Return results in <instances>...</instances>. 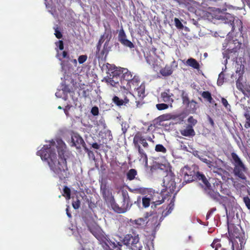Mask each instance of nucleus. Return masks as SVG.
I'll return each mask as SVG.
<instances>
[{"label":"nucleus","mask_w":250,"mask_h":250,"mask_svg":"<svg viewBox=\"0 0 250 250\" xmlns=\"http://www.w3.org/2000/svg\"><path fill=\"white\" fill-rule=\"evenodd\" d=\"M37 154L47 163L55 177L63 179L67 176L66 147L62 140L46 142Z\"/></svg>","instance_id":"obj_1"},{"label":"nucleus","mask_w":250,"mask_h":250,"mask_svg":"<svg viewBox=\"0 0 250 250\" xmlns=\"http://www.w3.org/2000/svg\"><path fill=\"white\" fill-rule=\"evenodd\" d=\"M180 174L183 177L184 181L186 183L193 181L194 177L196 176L198 180L202 181L204 186L208 188V194L211 198L215 200H219L221 197L218 193L214 192L210 189V184L204 175L199 172H197L195 175L194 170L187 166H185L181 169Z\"/></svg>","instance_id":"obj_2"},{"label":"nucleus","mask_w":250,"mask_h":250,"mask_svg":"<svg viewBox=\"0 0 250 250\" xmlns=\"http://www.w3.org/2000/svg\"><path fill=\"white\" fill-rule=\"evenodd\" d=\"M165 167H166V171L167 174L163 179V187L165 188L168 193L177 192L179 190V188L177 187L176 184L179 179L176 178L170 170L168 171L169 169L168 164Z\"/></svg>","instance_id":"obj_3"},{"label":"nucleus","mask_w":250,"mask_h":250,"mask_svg":"<svg viewBox=\"0 0 250 250\" xmlns=\"http://www.w3.org/2000/svg\"><path fill=\"white\" fill-rule=\"evenodd\" d=\"M231 156L234 165L233 171L235 175L246 181V177L245 173L247 172V168L236 153H232Z\"/></svg>","instance_id":"obj_4"},{"label":"nucleus","mask_w":250,"mask_h":250,"mask_svg":"<svg viewBox=\"0 0 250 250\" xmlns=\"http://www.w3.org/2000/svg\"><path fill=\"white\" fill-rule=\"evenodd\" d=\"M122 196L123 199V203L121 207L115 203V200L113 201V204L112 205L111 208L116 212L121 213H124L130 209L132 204L130 201L128 193L126 190L122 191Z\"/></svg>","instance_id":"obj_5"},{"label":"nucleus","mask_w":250,"mask_h":250,"mask_svg":"<svg viewBox=\"0 0 250 250\" xmlns=\"http://www.w3.org/2000/svg\"><path fill=\"white\" fill-rule=\"evenodd\" d=\"M229 233L230 240L232 243V250H234L235 248L236 250L243 249L246 241L245 237L242 234L238 233L235 231H234L232 233L229 231Z\"/></svg>","instance_id":"obj_6"},{"label":"nucleus","mask_w":250,"mask_h":250,"mask_svg":"<svg viewBox=\"0 0 250 250\" xmlns=\"http://www.w3.org/2000/svg\"><path fill=\"white\" fill-rule=\"evenodd\" d=\"M73 94L74 93L70 91L69 88L66 86H64L62 89L58 90V91L55 94L57 97L62 98L65 101L68 100L69 95L70 97L72 99V102H71L69 100V104H68L66 106V107H68V108H69L71 106H72L73 105H75V106H77V102L78 99L77 98H74L73 97Z\"/></svg>","instance_id":"obj_7"},{"label":"nucleus","mask_w":250,"mask_h":250,"mask_svg":"<svg viewBox=\"0 0 250 250\" xmlns=\"http://www.w3.org/2000/svg\"><path fill=\"white\" fill-rule=\"evenodd\" d=\"M240 47V44L237 40H230L229 42L226 41L223 43V48L224 49H227V51L223 53L224 58H226V60L224 61L225 64L228 62V59L229 58V57L228 56V53L236 52Z\"/></svg>","instance_id":"obj_8"},{"label":"nucleus","mask_w":250,"mask_h":250,"mask_svg":"<svg viewBox=\"0 0 250 250\" xmlns=\"http://www.w3.org/2000/svg\"><path fill=\"white\" fill-rule=\"evenodd\" d=\"M224 162L221 160L217 159L211 162V164L209 166V168L214 173L222 176L224 172Z\"/></svg>","instance_id":"obj_9"},{"label":"nucleus","mask_w":250,"mask_h":250,"mask_svg":"<svg viewBox=\"0 0 250 250\" xmlns=\"http://www.w3.org/2000/svg\"><path fill=\"white\" fill-rule=\"evenodd\" d=\"M101 191L103 196L109 207H111L113 204L114 198L112 195L111 192L106 188V185L102 184L101 186Z\"/></svg>","instance_id":"obj_10"},{"label":"nucleus","mask_w":250,"mask_h":250,"mask_svg":"<svg viewBox=\"0 0 250 250\" xmlns=\"http://www.w3.org/2000/svg\"><path fill=\"white\" fill-rule=\"evenodd\" d=\"M105 82L112 86L117 87L119 85V82L120 77L117 70H114L109 74L107 78H105Z\"/></svg>","instance_id":"obj_11"},{"label":"nucleus","mask_w":250,"mask_h":250,"mask_svg":"<svg viewBox=\"0 0 250 250\" xmlns=\"http://www.w3.org/2000/svg\"><path fill=\"white\" fill-rule=\"evenodd\" d=\"M146 62L154 69H157L161 65V60L157 55L146 54Z\"/></svg>","instance_id":"obj_12"},{"label":"nucleus","mask_w":250,"mask_h":250,"mask_svg":"<svg viewBox=\"0 0 250 250\" xmlns=\"http://www.w3.org/2000/svg\"><path fill=\"white\" fill-rule=\"evenodd\" d=\"M145 86L144 84L143 83H141L138 87L133 90V91L132 92V95L136 99L141 100L145 96Z\"/></svg>","instance_id":"obj_13"},{"label":"nucleus","mask_w":250,"mask_h":250,"mask_svg":"<svg viewBox=\"0 0 250 250\" xmlns=\"http://www.w3.org/2000/svg\"><path fill=\"white\" fill-rule=\"evenodd\" d=\"M118 40L125 46L128 47L130 48H132L134 47L133 43L126 39L125 34L123 29L121 30L119 32Z\"/></svg>","instance_id":"obj_14"},{"label":"nucleus","mask_w":250,"mask_h":250,"mask_svg":"<svg viewBox=\"0 0 250 250\" xmlns=\"http://www.w3.org/2000/svg\"><path fill=\"white\" fill-rule=\"evenodd\" d=\"M105 243L108 247L106 250H121V247L122 245L121 243L117 242L114 239H107Z\"/></svg>","instance_id":"obj_15"},{"label":"nucleus","mask_w":250,"mask_h":250,"mask_svg":"<svg viewBox=\"0 0 250 250\" xmlns=\"http://www.w3.org/2000/svg\"><path fill=\"white\" fill-rule=\"evenodd\" d=\"M140 81L138 76H134L130 81L126 83V86H124L125 89L130 90L132 92L133 90L135 89L140 85Z\"/></svg>","instance_id":"obj_16"},{"label":"nucleus","mask_w":250,"mask_h":250,"mask_svg":"<svg viewBox=\"0 0 250 250\" xmlns=\"http://www.w3.org/2000/svg\"><path fill=\"white\" fill-rule=\"evenodd\" d=\"M139 240L138 236H133L130 234H127L124 237L123 243L125 245L131 247L133 245L136 244Z\"/></svg>","instance_id":"obj_17"},{"label":"nucleus","mask_w":250,"mask_h":250,"mask_svg":"<svg viewBox=\"0 0 250 250\" xmlns=\"http://www.w3.org/2000/svg\"><path fill=\"white\" fill-rule=\"evenodd\" d=\"M173 97V94L170 92V90L169 89H166L161 94V98L162 99L163 101L171 104L174 101Z\"/></svg>","instance_id":"obj_18"},{"label":"nucleus","mask_w":250,"mask_h":250,"mask_svg":"<svg viewBox=\"0 0 250 250\" xmlns=\"http://www.w3.org/2000/svg\"><path fill=\"white\" fill-rule=\"evenodd\" d=\"M84 141L82 138L78 134L74 133L71 136V146H75L77 148L81 147L83 145Z\"/></svg>","instance_id":"obj_19"},{"label":"nucleus","mask_w":250,"mask_h":250,"mask_svg":"<svg viewBox=\"0 0 250 250\" xmlns=\"http://www.w3.org/2000/svg\"><path fill=\"white\" fill-rule=\"evenodd\" d=\"M151 200V204L155 207L162 204L164 202L162 196L159 193H154L153 195H149Z\"/></svg>","instance_id":"obj_20"},{"label":"nucleus","mask_w":250,"mask_h":250,"mask_svg":"<svg viewBox=\"0 0 250 250\" xmlns=\"http://www.w3.org/2000/svg\"><path fill=\"white\" fill-rule=\"evenodd\" d=\"M180 133L186 137H193L195 135V131L191 125H187L186 128L180 130Z\"/></svg>","instance_id":"obj_21"},{"label":"nucleus","mask_w":250,"mask_h":250,"mask_svg":"<svg viewBox=\"0 0 250 250\" xmlns=\"http://www.w3.org/2000/svg\"><path fill=\"white\" fill-rule=\"evenodd\" d=\"M221 19L225 21V23H230L232 26V31L234 30L235 25L234 24V17L229 13H225L224 15L221 16Z\"/></svg>","instance_id":"obj_22"},{"label":"nucleus","mask_w":250,"mask_h":250,"mask_svg":"<svg viewBox=\"0 0 250 250\" xmlns=\"http://www.w3.org/2000/svg\"><path fill=\"white\" fill-rule=\"evenodd\" d=\"M121 69L123 76V83H125V82H126L127 83V82L133 79L132 74L127 69L122 68Z\"/></svg>","instance_id":"obj_23"},{"label":"nucleus","mask_w":250,"mask_h":250,"mask_svg":"<svg viewBox=\"0 0 250 250\" xmlns=\"http://www.w3.org/2000/svg\"><path fill=\"white\" fill-rule=\"evenodd\" d=\"M135 146L138 148L139 153L140 155V161L145 164L146 166H147V157L143 149L138 144L135 145Z\"/></svg>","instance_id":"obj_24"},{"label":"nucleus","mask_w":250,"mask_h":250,"mask_svg":"<svg viewBox=\"0 0 250 250\" xmlns=\"http://www.w3.org/2000/svg\"><path fill=\"white\" fill-rule=\"evenodd\" d=\"M129 99L126 97L125 98L124 100L120 99L117 96H114L112 99L113 102L117 106H121L122 105H125L129 103Z\"/></svg>","instance_id":"obj_25"},{"label":"nucleus","mask_w":250,"mask_h":250,"mask_svg":"<svg viewBox=\"0 0 250 250\" xmlns=\"http://www.w3.org/2000/svg\"><path fill=\"white\" fill-rule=\"evenodd\" d=\"M133 142L135 144V145L138 144V143H140L145 148H147L148 146V143L146 142V139L143 136L136 135L134 138Z\"/></svg>","instance_id":"obj_26"},{"label":"nucleus","mask_w":250,"mask_h":250,"mask_svg":"<svg viewBox=\"0 0 250 250\" xmlns=\"http://www.w3.org/2000/svg\"><path fill=\"white\" fill-rule=\"evenodd\" d=\"M184 63L187 65L189 66L194 69H199V64L197 62L196 60L193 58H189L187 61L185 60L182 61Z\"/></svg>","instance_id":"obj_27"},{"label":"nucleus","mask_w":250,"mask_h":250,"mask_svg":"<svg viewBox=\"0 0 250 250\" xmlns=\"http://www.w3.org/2000/svg\"><path fill=\"white\" fill-rule=\"evenodd\" d=\"M57 57L60 61H62L61 64L62 69H63L64 67V62L62 61V60L63 59H67L68 58L67 53L65 51H61L59 50H57Z\"/></svg>","instance_id":"obj_28"},{"label":"nucleus","mask_w":250,"mask_h":250,"mask_svg":"<svg viewBox=\"0 0 250 250\" xmlns=\"http://www.w3.org/2000/svg\"><path fill=\"white\" fill-rule=\"evenodd\" d=\"M173 69L171 66L166 65L164 68L160 70V73L164 76L170 75L173 72Z\"/></svg>","instance_id":"obj_29"},{"label":"nucleus","mask_w":250,"mask_h":250,"mask_svg":"<svg viewBox=\"0 0 250 250\" xmlns=\"http://www.w3.org/2000/svg\"><path fill=\"white\" fill-rule=\"evenodd\" d=\"M173 197H174V196H173ZM173 199L171 200L168 206L167 207L166 209L163 211L162 215L164 217H166L173 210L174 207V201H173Z\"/></svg>","instance_id":"obj_30"},{"label":"nucleus","mask_w":250,"mask_h":250,"mask_svg":"<svg viewBox=\"0 0 250 250\" xmlns=\"http://www.w3.org/2000/svg\"><path fill=\"white\" fill-rule=\"evenodd\" d=\"M202 96L206 100H207L209 103L214 104L215 106H216V104L214 103V101L212 98L211 94L208 91H204L201 94Z\"/></svg>","instance_id":"obj_31"},{"label":"nucleus","mask_w":250,"mask_h":250,"mask_svg":"<svg viewBox=\"0 0 250 250\" xmlns=\"http://www.w3.org/2000/svg\"><path fill=\"white\" fill-rule=\"evenodd\" d=\"M90 230L96 238L98 239L101 238V236L102 235V231L100 228L97 227L95 229H90Z\"/></svg>","instance_id":"obj_32"},{"label":"nucleus","mask_w":250,"mask_h":250,"mask_svg":"<svg viewBox=\"0 0 250 250\" xmlns=\"http://www.w3.org/2000/svg\"><path fill=\"white\" fill-rule=\"evenodd\" d=\"M150 203H151V200L150 196H146L142 198V204L144 208H146L149 206Z\"/></svg>","instance_id":"obj_33"},{"label":"nucleus","mask_w":250,"mask_h":250,"mask_svg":"<svg viewBox=\"0 0 250 250\" xmlns=\"http://www.w3.org/2000/svg\"><path fill=\"white\" fill-rule=\"evenodd\" d=\"M137 171L135 169H130L126 174L127 179L129 180H133L135 178V176L137 175Z\"/></svg>","instance_id":"obj_34"},{"label":"nucleus","mask_w":250,"mask_h":250,"mask_svg":"<svg viewBox=\"0 0 250 250\" xmlns=\"http://www.w3.org/2000/svg\"><path fill=\"white\" fill-rule=\"evenodd\" d=\"M136 227H141L145 225L146 222V219L140 218L134 221Z\"/></svg>","instance_id":"obj_35"},{"label":"nucleus","mask_w":250,"mask_h":250,"mask_svg":"<svg viewBox=\"0 0 250 250\" xmlns=\"http://www.w3.org/2000/svg\"><path fill=\"white\" fill-rule=\"evenodd\" d=\"M188 107L189 110H190V111H191V112L195 111V110H196V109L197 108V103L195 101L192 100L190 102H188Z\"/></svg>","instance_id":"obj_36"},{"label":"nucleus","mask_w":250,"mask_h":250,"mask_svg":"<svg viewBox=\"0 0 250 250\" xmlns=\"http://www.w3.org/2000/svg\"><path fill=\"white\" fill-rule=\"evenodd\" d=\"M234 24L235 26L234 27V29L235 28H237L239 31H241L242 29V22L241 20L238 19H235L234 18Z\"/></svg>","instance_id":"obj_37"},{"label":"nucleus","mask_w":250,"mask_h":250,"mask_svg":"<svg viewBox=\"0 0 250 250\" xmlns=\"http://www.w3.org/2000/svg\"><path fill=\"white\" fill-rule=\"evenodd\" d=\"M155 150L157 152H161L165 153L167 152L166 148L162 145H157L155 146Z\"/></svg>","instance_id":"obj_38"},{"label":"nucleus","mask_w":250,"mask_h":250,"mask_svg":"<svg viewBox=\"0 0 250 250\" xmlns=\"http://www.w3.org/2000/svg\"><path fill=\"white\" fill-rule=\"evenodd\" d=\"M63 196H65L67 200L70 198V190L67 187H64L63 188Z\"/></svg>","instance_id":"obj_39"},{"label":"nucleus","mask_w":250,"mask_h":250,"mask_svg":"<svg viewBox=\"0 0 250 250\" xmlns=\"http://www.w3.org/2000/svg\"><path fill=\"white\" fill-rule=\"evenodd\" d=\"M245 117L246 119L245 127L247 128H250V114L248 113H246L245 114Z\"/></svg>","instance_id":"obj_40"},{"label":"nucleus","mask_w":250,"mask_h":250,"mask_svg":"<svg viewBox=\"0 0 250 250\" xmlns=\"http://www.w3.org/2000/svg\"><path fill=\"white\" fill-rule=\"evenodd\" d=\"M87 59V57L85 55H81L78 57V61L80 64L84 62Z\"/></svg>","instance_id":"obj_41"},{"label":"nucleus","mask_w":250,"mask_h":250,"mask_svg":"<svg viewBox=\"0 0 250 250\" xmlns=\"http://www.w3.org/2000/svg\"><path fill=\"white\" fill-rule=\"evenodd\" d=\"M156 106L157 108L159 110L166 109L168 107V105L166 104H157Z\"/></svg>","instance_id":"obj_42"},{"label":"nucleus","mask_w":250,"mask_h":250,"mask_svg":"<svg viewBox=\"0 0 250 250\" xmlns=\"http://www.w3.org/2000/svg\"><path fill=\"white\" fill-rule=\"evenodd\" d=\"M172 116L171 114H164L161 116H160V119L162 121H167L171 119L172 118Z\"/></svg>","instance_id":"obj_43"},{"label":"nucleus","mask_w":250,"mask_h":250,"mask_svg":"<svg viewBox=\"0 0 250 250\" xmlns=\"http://www.w3.org/2000/svg\"><path fill=\"white\" fill-rule=\"evenodd\" d=\"M224 79V74L223 72H222L219 75V77L217 81V84L218 85H221L223 84Z\"/></svg>","instance_id":"obj_44"},{"label":"nucleus","mask_w":250,"mask_h":250,"mask_svg":"<svg viewBox=\"0 0 250 250\" xmlns=\"http://www.w3.org/2000/svg\"><path fill=\"white\" fill-rule=\"evenodd\" d=\"M130 248L132 250H141L142 249V246L139 241L136 244L133 245Z\"/></svg>","instance_id":"obj_45"},{"label":"nucleus","mask_w":250,"mask_h":250,"mask_svg":"<svg viewBox=\"0 0 250 250\" xmlns=\"http://www.w3.org/2000/svg\"><path fill=\"white\" fill-rule=\"evenodd\" d=\"M56 45L57 46L56 50H58L57 48H59V51H62L63 49V43L62 41H59L56 42Z\"/></svg>","instance_id":"obj_46"},{"label":"nucleus","mask_w":250,"mask_h":250,"mask_svg":"<svg viewBox=\"0 0 250 250\" xmlns=\"http://www.w3.org/2000/svg\"><path fill=\"white\" fill-rule=\"evenodd\" d=\"M174 21L175 26L179 29H182L183 28V25L182 22L177 18L174 19Z\"/></svg>","instance_id":"obj_47"},{"label":"nucleus","mask_w":250,"mask_h":250,"mask_svg":"<svg viewBox=\"0 0 250 250\" xmlns=\"http://www.w3.org/2000/svg\"><path fill=\"white\" fill-rule=\"evenodd\" d=\"M198 157L204 163H206L208 167H209V166L211 164V162L207 158L198 156Z\"/></svg>","instance_id":"obj_48"},{"label":"nucleus","mask_w":250,"mask_h":250,"mask_svg":"<svg viewBox=\"0 0 250 250\" xmlns=\"http://www.w3.org/2000/svg\"><path fill=\"white\" fill-rule=\"evenodd\" d=\"M188 121L190 124V125H192V126L195 125L197 122V120L191 116L188 118Z\"/></svg>","instance_id":"obj_49"},{"label":"nucleus","mask_w":250,"mask_h":250,"mask_svg":"<svg viewBox=\"0 0 250 250\" xmlns=\"http://www.w3.org/2000/svg\"><path fill=\"white\" fill-rule=\"evenodd\" d=\"M243 201L249 209H250V199L248 197L243 198Z\"/></svg>","instance_id":"obj_50"},{"label":"nucleus","mask_w":250,"mask_h":250,"mask_svg":"<svg viewBox=\"0 0 250 250\" xmlns=\"http://www.w3.org/2000/svg\"><path fill=\"white\" fill-rule=\"evenodd\" d=\"M221 102L225 106L227 109H229L230 107V105L228 104L227 100L224 98H222Z\"/></svg>","instance_id":"obj_51"},{"label":"nucleus","mask_w":250,"mask_h":250,"mask_svg":"<svg viewBox=\"0 0 250 250\" xmlns=\"http://www.w3.org/2000/svg\"><path fill=\"white\" fill-rule=\"evenodd\" d=\"M72 206H73V207L75 209L79 208V207H80V200H78V199H77L76 201H73V203H72Z\"/></svg>","instance_id":"obj_52"},{"label":"nucleus","mask_w":250,"mask_h":250,"mask_svg":"<svg viewBox=\"0 0 250 250\" xmlns=\"http://www.w3.org/2000/svg\"><path fill=\"white\" fill-rule=\"evenodd\" d=\"M91 112L94 116L98 115L99 114L98 108L96 106L93 107L91 109Z\"/></svg>","instance_id":"obj_53"},{"label":"nucleus","mask_w":250,"mask_h":250,"mask_svg":"<svg viewBox=\"0 0 250 250\" xmlns=\"http://www.w3.org/2000/svg\"><path fill=\"white\" fill-rule=\"evenodd\" d=\"M55 35L58 39H61L62 37V34L58 30V28H55Z\"/></svg>","instance_id":"obj_54"},{"label":"nucleus","mask_w":250,"mask_h":250,"mask_svg":"<svg viewBox=\"0 0 250 250\" xmlns=\"http://www.w3.org/2000/svg\"><path fill=\"white\" fill-rule=\"evenodd\" d=\"M156 49L155 47H152L148 53H147L146 54H150V55H157L156 54Z\"/></svg>","instance_id":"obj_55"},{"label":"nucleus","mask_w":250,"mask_h":250,"mask_svg":"<svg viewBox=\"0 0 250 250\" xmlns=\"http://www.w3.org/2000/svg\"><path fill=\"white\" fill-rule=\"evenodd\" d=\"M145 138L146 139V141H148L149 142L152 143L153 144H154V141L153 140V139L154 138V136H152V137L149 136V137H145Z\"/></svg>","instance_id":"obj_56"},{"label":"nucleus","mask_w":250,"mask_h":250,"mask_svg":"<svg viewBox=\"0 0 250 250\" xmlns=\"http://www.w3.org/2000/svg\"><path fill=\"white\" fill-rule=\"evenodd\" d=\"M183 103L185 104H188V102H190L188 100V97L186 96H183Z\"/></svg>","instance_id":"obj_57"},{"label":"nucleus","mask_w":250,"mask_h":250,"mask_svg":"<svg viewBox=\"0 0 250 250\" xmlns=\"http://www.w3.org/2000/svg\"><path fill=\"white\" fill-rule=\"evenodd\" d=\"M219 242V240L218 239L214 240L211 245V247L213 248H214L216 246L215 245H216V244L217 243V242Z\"/></svg>","instance_id":"obj_58"},{"label":"nucleus","mask_w":250,"mask_h":250,"mask_svg":"<svg viewBox=\"0 0 250 250\" xmlns=\"http://www.w3.org/2000/svg\"><path fill=\"white\" fill-rule=\"evenodd\" d=\"M92 146L95 149H99L100 148V146L97 143H93Z\"/></svg>","instance_id":"obj_59"},{"label":"nucleus","mask_w":250,"mask_h":250,"mask_svg":"<svg viewBox=\"0 0 250 250\" xmlns=\"http://www.w3.org/2000/svg\"><path fill=\"white\" fill-rule=\"evenodd\" d=\"M208 119L209 122L210 124L212 126H214V123L213 120L210 117H208Z\"/></svg>","instance_id":"obj_60"},{"label":"nucleus","mask_w":250,"mask_h":250,"mask_svg":"<svg viewBox=\"0 0 250 250\" xmlns=\"http://www.w3.org/2000/svg\"><path fill=\"white\" fill-rule=\"evenodd\" d=\"M246 91L247 92V93H246V94L248 96H250V87H247L246 89Z\"/></svg>","instance_id":"obj_61"},{"label":"nucleus","mask_w":250,"mask_h":250,"mask_svg":"<svg viewBox=\"0 0 250 250\" xmlns=\"http://www.w3.org/2000/svg\"><path fill=\"white\" fill-rule=\"evenodd\" d=\"M110 34V32L106 30L105 32L104 33V35L103 36V37H104L105 35H107V38H108V36Z\"/></svg>","instance_id":"obj_62"},{"label":"nucleus","mask_w":250,"mask_h":250,"mask_svg":"<svg viewBox=\"0 0 250 250\" xmlns=\"http://www.w3.org/2000/svg\"><path fill=\"white\" fill-rule=\"evenodd\" d=\"M215 210V209H213V210L210 211H209V212H208V213L207 214V218H208V217H209V216L212 214V213L213 212V211L214 210Z\"/></svg>","instance_id":"obj_63"},{"label":"nucleus","mask_w":250,"mask_h":250,"mask_svg":"<svg viewBox=\"0 0 250 250\" xmlns=\"http://www.w3.org/2000/svg\"><path fill=\"white\" fill-rule=\"evenodd\" d=\"M216 246L214 248H216L218 249V248L219 247H221V245L219 243V242H217V243L216 244V245H215Z\"/></svg>","instance_id":"obj_64"}]
</instances>
